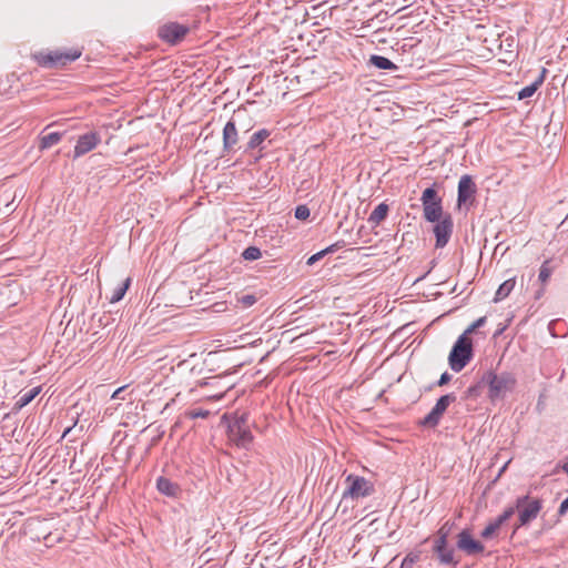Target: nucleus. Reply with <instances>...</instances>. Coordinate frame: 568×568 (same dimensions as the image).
<instances>
[{
  "label": "nucleus",
  "mask_w": 568,
  "mask_h": 568,
  "mask_svg": "<svg viewBox=\"0 0 568 568\" xmlns=\"http://www.w3.org/2000/svg\"><path fill=\"white\" fill-rule=\"evenodd\" d=\"M483 383L487 385V396L491 402L501 399L507 393L515 389L516 377L510 372L496 373L494 371H487L483 375Z\"/></svg>",
  "instance_id": "f257e3e1"
},
{
  "label": "nucleus",
  "mask_w": 568,
  "mask_h": 568,
  "mask_svg": "<svg viewBox=\"0 0 568 568\" xmlns=\"http://www.w3.org/2000/svg\"><path fill=\"white\" fill-rule=\"evenodd\" d=\"M474 357V344L471 337L460 334L454 343L449 355V367L458 373L463 371Z\"/></svg>",
  "instance_id": "f03ea898"
},
{
  "label": "nucleus",
  "mask_w": 568,
  "mask_h": 568,
  "mask_svg": "<svg viewBox=\"0 0 568 568\" xmlns=\"http://www.w3.org/2000/svg\"><path fill=\"white\" fill-rule=\"evenodd\" d=\"M515 511H518V521L515 525L514 534L524 526L535 520L542 509V501L538 498H531L529 495L520 496L513 505Z\"/></svg>",
  "instance_id": "7ed1b4c3"
},
{
  "label": "nucleus",
  "mask_w": 568,
  "mask_h": 568,
  "mask_svg": "<svg viewBox=\"0 0 568 568\" xmlns=\"http://www.w3.org/2000/svg\"><path fill=\"white\" fill-rule=\"evenodd\" d=\"M227 437L240 448H247L252 444L254 437L246 414H242L229 424Z\"/></svg>",
  "instance_id": "20e7f679"
},
{
  "label": "nucleus",
  "mask_w": 568,
  "mask_h": 568,
  "mask_svg": "<svg viewBox=\"0 0 568 568\" xmlns=\"http://www.w3.org/2000/svg\"><path fill=\"white\" fill-rule=\"evenodd\" d=\"M81 55L78 50H54V51H41L33 54V59L39 65L44 68L64 67L70 62L75 61Z\"/></svg>",
  "instance_id": "39448f33"
},
{
  "label": "nucleus",
  "mask_w": 568,
  "mask_h": 568,
  "mask_svg": "<svg viewBox=\"0 0 568 568\" xmlns=\"http://www.w3.org/2000/svg\"><path fill=\"white\" fill-rule=\"evenodd\" d=\"M420 202L423 205V216L427 222L434 223L445 215L443 210V200L434 186L423 191Z\"/></svg>",
  "instance_id": "423d86ee"
},
{
  "label": "nucleus",
  "mask_w": 568,
  "mask_h": 568,
  "mask_svg": "<svg viewBox=\"0 0 568 568\" xmlns=\"http://www.w3.org/2000/svg\"><path fill=\"white\" fill-rule=\"evenodd\" d=\"M345 481L347 488L343 493V499L365 498L375 493L374 484L362 476L349 474Z\"/></svg>",
  "instance_id": "0eeeda50"
},
{
  "label": "nucleus",
  "mask_w": 568,
  "mask_h": 568,
  "mask_svg": "<svg viewBox=\"0 0 568 568\" xmlns=\"http://www.w3.org/2000/svg\"><path fill=\"white\" fill-rule=\"evenodd\" d=\"M457 397L454 393L440 396L432 410L419 422V425L427 428H435L438 426L443 415L449 405L456 402Z\"/></svg>",
  "instance_id": "6e6552de"
},
{
  "label": "nucleus",
  "mask_w": 568,
  "mask_h": 568,
  "mask_svg": "<svg viewBox=\"0 0 568 568\" xmlns=\"http://www.w3.org/2000/svg\"><path fill=\"white\" fill-rule=\"evenodd\" d=\"M245 114V111H237L231 118V120L224 125L223 129V151L226 154L234 153L235 145L239 142V130L237 123H240L241 116Z\"/></svg>",
  "instance_id": "1a4fd4ad"
},
{
  "label": "nucleus",
  "mask_w": 568,
  "mask_h": 568,
  "mask_svg": "<svg viewBox=\"0 0 568 568\" xmlns=\"http://www.w3.org/2000/svg\"><path fill=\"white\" fill-rule=\"evenodd\" d=\"M434 223H435V225L433 227V233L436 239L435 247L443 248L448 244V242L452 237V234H453V230H454L453 216L449 213H445L444 216H442L439 220H437Z\"/></svg>",
  "instance_id": "9d476101"
},
{
  "label": "nucleus",
  "mask_w": 568,
  "mask_h": 568,
  "mask_svg": "<svg viewBox=\"0 0 568 568\" xmlns=\"http://www.w3.org/2000/svg\"><path fill=\"white\" fill-rule=\"evenodd\" d=\"M189 31L187 26L178 22H169L159 28L158 36L166 43L176 44L184 39Z\"/></svg>",
  "instance_id": "9b49d317"
},
{
  "label": "nucleus",
  "mask_w": 568,
  "mask_h": 568,
  "mask_svg": "<svg viewBox=\"0 0 568 568\" xmlns=\"http://www.w3.org/2000/svg\"><path fill=\"white\" fill-rule=\"evenodd\" d=\"M435 560L442 566L456 567L459 559L455 558V548L449 546L448 541L433 540L432 547Z\"/></svg>",
  "instance_id": "f8f14e48"
},
{
  "label": "nucleus",
  "mask_w": 568,
  "mask_h": 568,
  "mask_svg": "<svg viewBox=\"0 0 568 568\" xmlns=\"http://www.w3.org/2000/svg\"><path fill=\"white\" fill-rule=\"evenodd\" d=\"M477 192V187L473 178L468 174L463 175L458 182L457 190V205L460 207L467 202H473L475 200V194Z\"/></svg>",
  "instance_id": "ddd939ff"
},
{
  "label": "nucleus",
  "mask_w": 568,
  "mask_h": 568,
  "mask_svg": "<svg viewBox=\"0 0 568 568\" xmlns=\"http://www.w3.org/2000/svg\"><path fill=\"white\" fill-rule=\"evenodd\" d=\"M457 548L468 556L480 554L485 549L480 541L473 538L468 529H464L457 535Z\"/></svg>",
  "instance_id": "4468645a"
},
{
  "label": "nucleus",
  "mask_w": 568,
  "mask_h": 568,
  "mask_svg": "<svg viewBox=\"0 0 568 568\" xmlns=\"http://www.w3.org/2000/svg\"><path fill=\"white\" fill-rule=\"evenodd\" d=\"M101 142V136L98 132H87L80 135L77 140V144L74 146L73 158L78 159L89 153Z\"/></svg>",
  "instance_id": "2eb2a0df"
},
{
  "label": "nucleus",
  "mask_w": 568,
  "mask_h": 568,
  "mask_svg": "<svg viewBox=\"0 0 568 568\" xmlns=\"http://www.w3.org/2000/svg\"><path fill=\"white\" fill-rule=\"evenodd\" d=\"M156 489L160 494L171 498H180L182 495L180 485L164 476L156 479Z\"/></svg>",
  "instance_id": "dca6fc26"
},
{
  "label": "nucleus",
  "mask_w": 568,
  "mask_h": 568,
  "mask_svg": "<svg viewBox=\"0 0 568 568\" xmlns=\"http://www.w3.org/2000/svg\"><path fill=\"white\" fill-rule=\"evenodd\" d=\"M41 392V386L33 387L27 392H20L18 399L16 400L12 410L19 412L24 406L29 405Z\"/></svg>",
  "instance_id": "f3484780"
},
{
  "label": "nucleus",
  "mask_w": 568,
  "mask_h": 568,
  "mask_svg": "<svg viewBox=\"0 0 568 568\" xmlns=\"http://www.w3.org/2000/svg\"><path fill=\"white\" fill-rule=\"evenodd\" d=\"M547 72L548 71L546 68H541V71H540V74L538 75V78L531 84L524 87L518 92V99L524 100V99L532 97L535 94V92L539 89V87L544 83Z\"/></svg>",
  "instance_id": "a211bd4d"
},
{
  "label": "nucleus",
  "mask_w": 568,
  "mask_h": 568,
  "mask_svg": "<svg viewBox=\"0 0 568 568\" xmlns=\"http://www.w3.org/2000/svg\"><path fill=\"white\" fill-rule=\"evenodd\" d=\"M271 132L266 129H261L253 133L244 148V152H250L255 149H262L261 144L270 136Z\"/></svg>",
  "instance_id": "6ab92c4d"
},
{
  "label": "nucleus",
  "mask_w": 568,
  "mask_h": 568,
  "mask_svg": "<svg viewBox=\"0 0 568 568\" xmlns=\"http://www.w3.org/2000/svg\"><path fill=\"white\" fill-rule=\"evenodd\" d=\"M368 64L379 70H398V67L393 63L388 58L377 54H372Z\"/></svg>",
  "instance_id": "aec40b11"
},
{
  "label": "nucleus",
  "mask_w": 568,
  "mask_h": 568,
  "mask_svg": "<svg viewBox=\"0 0 568 568\" xmlns=\"http://www.w3.org/2000/svg\"><path fill=\"white\" fill-rule=\"evenodd\" d=\"M63 136V133L60 132H51L44 135L39 136V149L47 150L55 144H58Z\"/></svg>",
  "instance_id": "412c9836"
},
{
  "label": "nucleus",
  "mask_w": 568,
  "mask_h": 568,
  "mask_svg": "<svg viewBox=\"0 0 568 568\" xmlns=\"http://www.w3.org/2000/svg\"><path fill=\"white\" fill-rule=\"evenodd\" d=\"M388 212H389V207L386 203H381L378 204L374 211L371 213L369 217H368V222L372 223L373 225H378L381 222H383L387 215H388Z\"/></svg>",
  "instance_id": "4be33fe9"
},
{
  "label": "nucleus",
  "mask_w": 568,
  "mask_h": 568,
  "mask_svg": "<svg viewBox=\"0 0 568 568\" xmlns=\"http://www.w3.org/2000/svg\"><path fill=\"white\" fill-rule=\"evenodd\" d=\"M515 284H516L515 278H509V280L505 281L504 283H501L499 285L498 290L496 291L494 302L497 303V302H500L504 298H506L514 290Z\"/></svg>",
  "instance_id": "5701e85b"
},
{
  "label": "nucleus",
  "mask_w": 568,
  "mask_h": 568,
  "mask_svg": "<svg viewBox=\"0 0 568 568\" xmlns=\"http://www.w3.org/2000/svg\"><path fill=\"white\" fill-rule=\"evenodd\" d=\"M130 284H131V278L128 277L120 285H118L112 291V294L109 297L110 303H118V302H120L124 297V295H125Z\"/></svg>",
  "instance_id": "b1692460"
},
{
  "label": "nucleus",
  "mask_w": 568,
  "mask_h": 568,
  "mask_svg": "<svg viewBox=\"0 0 568 568\" xmlns=\"http://www.w3.org/2000/svg\"><path fill=\"white\" fill-rule=\"evenodd\" d=\"M455 527V523L447 520L445 521L440 528L436 531L434 540H444L448 541L452 530Z\"/></svg>",
  "instance_id": "393cba45"
},
{
  "label": "nucleus",
  "mask_w": 568,
  "mask_h": 568,
  "mask_svg": "<svg viewBox=\"0 0 568 568\" xmlns=\"http://www.w3.org/2000/svg\"><path fill=\"white\" fill-rule=\"evenodd\" d=\"M515 514V508L508 506L495 520L490 521L497 529H499L507 520Z\"/></svg>",
  "instance_id": "a878e982"
},
{
  "label": "nucleus",
  "mask_w": 568,
  "mask_h": 568,
  "mask_svg": "<svg viewBox=\"0 0 568 568\" xmlns=\"http://www.w3.org/2000/svg\"><path fill=\"white\" fill-rule=\"evenodd\" d=\"M422 550L415 549L408 552L402 561V568H412L420 560Z\"/></svg>",
  "instance_id": "bb28decb"
},
{
  "label": "nucleus",
  "mask_w": 568,
  "mask_h": 568,
  "mask_svg": "<svg viewBox=\"0 0 568 568\" xmlns=\"http://www.w3.org/2000/svg\"><path fill=\"white\" fill-rule=\"evenodd\" d=\"M485 387H487V385L483 383V377H481L480 381L476 385H473L467 388V390L465 392V398L478 397L481 393V389Z\"/></svg>",
  "instance_id": "cd10ccee"
},
{
  "label": "nucleus",
  "mask_w": 568,
  "mask_h": 568,
  "mask_svg": "<svg viewBox=\"0 0 568 568\" xmlns=\"http://www.w3.org/2000/svg\"><path fill=\"white\" fill-rule=\"evenodd\" d=\"M487 322L486 316H481L473 322L464 332L463 335L470 337L471 334L476 333L478 328L483 327Z\"/></svg>",
  "instance_id": "c85d7f7f"
},
{
  "label": "nucleus",
  "mask_w": 568,
  "mask_h": 568,
  "mask_svg": "<svg viewBox=\"0 0 568 568\" xmlns=\"http://www.w3.org/2000/svg\"><path fill=\"white\" fill-rule=\"evenodd\" d=\"M261 256L262 252L256 246H248L242 253V257L246 261H255L258 260Z\"/></svg>",
  "instance_id": "c756f323"
},
{
  "label": "nucleus",
  "mask_w": 568,
  "mask_h": 568,
  "mask_svg": "<svg viewBox=\"0 0 568 568\" xmlns=\"http://www.w3.org/2000/svg\"><path fill=\"white\" fill-rule=\"evenodd\" d=\"M257 298L254 294H244L236 297L237 305L250 307L256 303Z\"/></svg>",
  "instance_id": "7c9ffc66"
},
{
  "label": "nucleus",
  "mask_w": 568,
  "mask_h": 568,
  "mask_svg": "<svg viewBox=\"0 0 568 568\" xmlns=\"http://www.w3.org/2000/svg\"><path fill=\"white\" fill-rule=\"evenodd\" d=\"M551 267L549 266V261H545L541 266H540V270H539V281L542 282V283H546L548 281V278L550 277L551 275Z\"/></svg>",
  "instance_id": "2f4dec72"
},
{
  "label": "nucleus",
  "mask_w": 568,
  "mask_h": 568,
  "mask_svg": "<svg viewBox=\"0 0 568 568\" xmlns=\"http://www.w3.org/2000/svg\"><path fill=\"white\" fill-rule=\"evenodd\" d=\"M209 415L210 412L203 408H192L186 413V416L190 417L191 419L206 418Z\"/></svg>",
  "instance_id": "473e14b6"
},
{
  "label": "nucleus",
  "mask_w": 568,
  "mask_h": 568,
  "mask_svg": "<svg viewBox=\"0 0 568 568\" xmlns=\"http://www.w3.org/2000/svg\"><path fill=\"white\" fill-rule=\"evenodd\" d=\"M310 214H311L310 209L303 204V205L296 206L294 215L297 220L304 221L310 216Z\"/></svg>",
  "instance_id": "72a5a7b5"
},
{
  "label": "nucleus",
  "mask_w": 568,
  "mask_h": 568,
  "mask_svg": "<svg viewBox=\"0 0 568 568\" xmlns=\"http://www.w3.org/2000/svg\"><path fill=\"white\" fill-rule=\"evenodd\" d=\"M498 529L491 524L489 523L485 529L481 531L480 536L484 538V539H489L494 536V534L497 531Z\"/></svg>",
  "instance_id": "f704fd0d"
},
{
  "label": "nucleus",
  "mask_w": 568,
  "mask_h": 568,
  "mask_svg": "<svg viewBox=\"0 0 568 568\" xmlns=\"http://www.w3.org/2000/svg\"><path fill=\"white\" fill-rule=\"evenodd\" d=\"M345 245H346L345 241L341 240V241H337L334 244L327 246L326 248H324V251H325V253L327 255L329 253L336 252L337 250L344 247Z\"/></svg>",
  "instance_id": "c9c22d12"
},
{
  "label": "nucleus",
  "mask_w": 568,
  "mask_h": 568,
  "mask_svg": "<svg viewBox=\"0 0 568 568\" xmlns=\"http://www.w3.org/2000/svg\"><path fill=\"white\" fill-rule=\"evenodd\" d=\"M326 255L325 251L322 250L313 255H311L307 261H306V264L307 265H314L317 261H320L321 258H323L324 256Z\"/></svg>",
  "instance_id": "e433bc0d"
},
{
  "label": "nucleus",
  "mask_w": 568,
  "mask_h": 568,
  "mask_svg": "<svg viewBox=\"0 0 568 568\" xmlns=\"http://www.w3.org/2000/svg\"><path fill=\"white\" fill-rule=\"evenodd\" d=\"M452 379V375L447 372L443 373L437 382V385L438 386H444L446 384H448Z\"/></svg>",
  "instance_id": "4c0bfd02"
},
{
  "label": "nucleus",
  "mask_w": 568,
  "mask_h": 568,
  "mask_svg": "<svg viewBox=\"0 0 568 568\" xmlns=\"http://www.w3.org/2000/svg\"><path fill=\"white\" fill-rule=\"evenodd\" d=\"M568 511V497L565 498L558 509V517H562Z\"/></svg>",
  "instance_id": "58836bf2"
},
{
  "label": "nucleus",
  "mask_w": 568,
  "mask_h": 568,
  "mask_svg": "<svg viewBox=\"0 0 568 568\" xmlns=\"http://www.w3.org/2000/svg\"><path fill=\"white\" fill-rule=\"evenodd\" d=\"M124 388H125V387H120V388H118V389L112 394V398H122L120 395H121V393H123V392H124Z\"/></svg>",
  "instance_id": "ea45409f"
},
{
  "label": "nucleus",
  "mask_w": 568,
  "mask_h": 568,
  "mask_svg": "<svg viewBox=\"0 0 568 568\" xmlns=\"http://www.w3.org/2000/svg\"><path fill=\"white\" fill-rule=\"evenodd\" d=\"M562 470L568 475V460L562 465Z\"/></svg>",
  "instance_id": "a19ab883"
}]
</instances>
